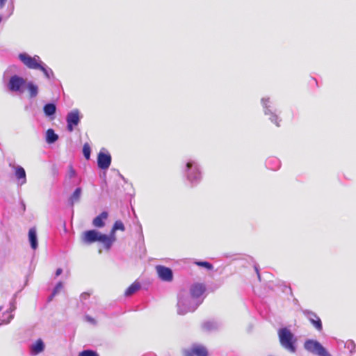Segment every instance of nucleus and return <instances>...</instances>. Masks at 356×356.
I'll list each match as a JSON object with an SVG mask.
<instances>
[{
  "instance_id": "6",
  "label": "nucleus",
  "mask_w": 356,
  "mask_h": 356,
  "mask_svg": "<svg viewBox=\"0 0 356 356\" xmlns=\"http://www.w3.org/2000/svg\"><path fill=\"white\" fill-rule=\"evenodd\" d=\"M19 60L25 65L27 68L31 70H38L40 65L42 63L40 57L38 55L33 56H30L27 53H20L18 55Z\"/></svg>"
},
{
  "instance_id": "15",
  "label": "nucleus",
  "mask_w": 356,
  "mask_h": 356,
  "mask_svg": "<svg viewBox=\"0 0 356 356\" xmlns=\"http://www.w3.org/2000/svg\"><path fill=\"white\" fill-rule=\"evenodd\" d=\"M28 236L31 248L34 250H36L38 247V243L37 232L35 227H32L29 229Z\"/></svg>"
},
{
  "instance_id": "4",
  "label": "nucleus",
  "mask_w": 356,
  "mask_h": 356,
  "mask_svg": "<svg viewBox=\"0 0 356 356\" xmlns=\"http://www.w3.org/2000/svg\"><path fill=\"white\" fill-rule=\"evenodd\" d=\"M278 337L280 345L289 353L296 352V338L287 327H282L278 330Z\"/></svg>"
},
{
  "instance_id": "34",
  "label": "nucleus",
  "mask_w": 356,
  "mask_h": 356,
  "mask_svg": "<svg viewBox=\"0 0 356 356\" xmlns=\"http://www.w3.org/2000/svg\"><path fill=\"white\" fill-rule=\"evenodd\" d=\"M184 356H195L194 353H193L192 350L190 348L184 350Z\"/></svg>"
},
{
  "instance_id": "31",
  "label": "nucleus",
  "mask_w": 356,
  "mask_h": 356,
  "mask_svg": "<svg viewBox=\"0 0 356 356\" xmlns=\"http://www.w3.org/2000/svg\"><path fill=\"white\" fill-rule=\"evenodd\" d=\"M195 264L197 266L205 268H207L209 270H212L213 268V265L211 263L208 262V261H195Z\"/></svg>"
},
{
  "instance_id": "26",
  "label": "nucleus",
  "mask_w": 356,
  "mask_h": 356,
  "mask_svg": "<svg viewBox=\"0 0 356 356\" xmlns=\"http://www.w3.org/2000/svg\"><path fill=\"white\" fill-rule=\"evenodd\" d=\"M140 289V284L139 282H135L131 285H130L127 290L125 291V296H130L135 293Z\"/></svg>"
},
{
  "instance_id": "29",
  "label": "nucleus",
  "mask_w": 356,
  "mask_h": 356,
  "mask_svg": "<svg viewBox=\"0 0 356 356\" xmlns=\"http://www.w3.org/2000/svg\"><path fill=\"white\" fill-rule=\"evenodd\" d=\"M91 149L88 143H85L83 147V154L86 159L89 160L90 158Z\"/></svg>"
},
{
  "instance_id": "23",
  "label": "nucleus",
  "mask_w": 356,
  "mask_h": 356,
  "mask_svg": "<svg viewBox=\"0 0 356 356\" xmlns=\"http://www.w3.org/2000/svg\"><path fill=\"white\" fill-rule=\"evenodd\" d=\"M45 138H46V142L48 144H53L58 140V136L55 133L54 129H49L46 131Z\"/></svg>"
},
{
  "instance_id": "10",
  "label": "nucleus",
  "mask_w": 356,
  "mask_h": 356,
  "mask_svg": "<svg viewBox=\"0 0 356 356\" xmlns=\"http://www.w3.org/2000/svg\"><path fill=\"white\" fill-rule=\"evenodd\" d=\"M104 148L97 155V165L102 170L108 169L111 163V156L108 152H105Z\"/></svg>"
},
{
  "instance_id": "40",
  "label": "nucleus",
  "mask_w": 356,
  "mask_h": 356,
  "mask_svg": "<svg viewBox=\"0 0 356 356\" xmlns=\"http://www.w3.org/2000/svg\"><path fill=\"white\" fill-rule=\"evenodd\" d=\"M15 308H16V307H15V306L13 305V306L10 308V309H9V310H8V311L6 312V313L12 312L13 311H14V310L15 309Z\"/></svg>"
},
{
  "instance_id": "32",
  "label": "nucleus",
  "mask_w": 356,
  "mask_h": 356,
  "mask_svg": "<svg viewBox=\"0 0 356 356\" xmlns=\"http://www.w3.org/2000/svg\"><path fill=\"white\" fill-rule=\"evenodd\" d=\"M67 175L70 179L76 176V171L72 165L69 167Z\"/></svg>"
},
{
  "instance_id": "37",
  "label": "nucleus",
  "mask_w": 356,
  "mask_h": 356,
  "mask_svg": "<svg viewBox=\"0 0 356 356\" xmlns=\"http://www.w3.org/2000/svg\"><path fill=\"white\" fill-rule=\"evenodd\" d=\"M20 204H21V209H22V212H24L26 210L25 203L22 200L20 202Z\"/></svg>"
},
{
  "instance_id": "36",
  "label": "nucleus",
  "mask_w": 356,
  "mask_h": 356,
  "mask_svg": "<svg viewBox=\"0 0 356 356\" xmlns=\"http://www.w3.org/2000/svg\"><path fill=\"white\" fill-rule=\"evenodd\" d=\"M63 273V270L62 268H57L56 270V273H55V275L56 277L59 276L60 275H61V273Z\"/></svg>"
},
{
  "instance_id": "28",
  "label": "nucleus",
  "mask_w": 356,
  "mask_h": 356,
  "mask_svg": "<svg viewBox=\"0 0 356 356\" xmlns=\"http://www.w3.org/2000/svg\"><path fill=\"white\" fill-rule=\"evenodd\" d=\"M63 284L61 282H59L58 283H57L53 289L51 295L49 298V301H51L53 298L54 296H56L58 293H59L60 291L63 289Z\"/></svg>"
},
{
  "instance_id": "35",
  "label": "nucleus",
  "mask_w": 356,
  "mask_h": 356,
  "mask_svg": "<svg viewBox=\"0 0 356 356\" xmlns=\"http://www.w3.org/2000/svg\"><path fill=\"white\" fill-rule=\"evenodd\" d=\"M85 318H86V320L88 322H89V323H92V324H94V325H95V324H96V321H95L92 317H91V316H88V315H87V316H86Z\"/></svg>"
},
{
  "instance_id": "1",
  "label": "nucleus",
  "mask_w": 356,
  "mask_h": 356,
  "mask_svg": "<svg viewBox=\"0 0 356 356\" xmlns=\"http://www.w3.org/2000/svg\"><path fill=\"white\" fill-rule=\"evenodd\" d=\"M205 286L200 283L191 285L190 294L181 293L178 296L177 313L184 315L188 312H194L202 302L201 296L205 291Z\"/></svg>"
},
{
  "instance_id": "25",
  "label": "nucleus",
  "mask_w": 356,
  "mask_h": 356,
  "mask_svg": "<svg viewBox=\"0 0 356 356\" xmlns=\"http://www.w3.org/2000/svg\"><path fill=\"white\" fill-rule=\"evenodd\" d=\"M81 195V188H76L72 195L69 198V204L72 207L75 203L78 202L80 200Z\"/></svg>"
},
{
  "instance_id": "24",
  "label": "nucleus",
  "mask_w": 356,
  "mask_h": 356,
  "mask_svg": "<svg viewBox=\"0 0 356 356\" xmlns=\"http://www.w3.org/2000/svg\"><path fill=\"white\" fill-rule=\"evenodd\" d=\"M266 165L273 170H276L280 167V161L277 158L270 157L266 161Z\"/></svg>"
},
{
  "instance_id": "39",
  "label": "nucleus",
  "mask_w": 356,
  "mask_h": 356,
  "mask_svg": "<svg viewBox=\"0 0 356 356\" xmlns=\"http://www.w3.org/2000/svg\"><path fill=\"white\" fill-rule=\"evenodd\" d=\"M88 296V293H82V294H81V298L82 299H86Z\"/></svg>"
},
{
  "instance_id": "42",
  "label": "nucleus",
  "mask_w": 356,
  "mask_h": 356,
  "mask_svg": "<svg viewBox=\"0 0 356 356\" xmlns=\"http://www.w3.org/2000/svg\"><path fill=\"white\" fill-rule=\"evenodd\" d=\"M2 17L0 16V22H1Z\"/></svg>"
},
{
  "instance_id": "38",
  "label": "nucleus",
  "mask_w": 356,
  "mask_h": 356,
  "mask_svg": "<svg viewBox=\"0 0 356 356\" xmlns=\"http://www.w3.org/2000/svg\"><path fill=\"white\" fill-rule=\"evenodd\" d=\"M7 0H0V8H3L5 6Z\"/></svg>"
},
{
  "instance_id": "17",
  "label": "nucleus",
  "mask_w": 356,
  "mask_h": 356,
  "mask_svg": "<svg viewBox=\"0 0 356 356\" xmlns=\"http://www.w3.org/2000/svg\"><path fill=\"white\" fill-rule=\"evenodd\" d=\"M44 349V344L42 339H39L36 341L35 343H33L31 346V354L32 355H36L41 352H42Z\"/></svg>"
},
{
  "instance_id": "13",
  "label": "nucleus",
  "mask_w": 356,
  "mask_h": 356,
  "mask_svg": "<svg viewBox=\"0 0 356 356\" xmlns=\"http://www.w3.org/2000/svg\"><path fill=\"white\" fill-rule=\"evenodd\" d=\"M15 171V176L17 179V184L19 186H22L26 182V175L25 170L21 165H13Z\"/></svg>"
},
{
  "instance_id": "2",
  "label": "nucleus",
  "mask_w": 356,
  "mask_h": 356,
  "mask_svg": "<svg viewBox=\"0 0 356 356\" xmlns=\"http://www.w3.org/2000/svg\"><path fill=\"white\" fill-rule=\"evenodd\" d=\"M183 172L192 187L198 185L202 179L201 166L195 159H188L186 161Z\"/></svg>"
},
{
  "instance_id": "12",
  "label": "nucleus",
  "mask_w": 356,
  "mask_h": 356,
  "mask_svg": "<svg viewBox=\"0 0 356 356\" xmlns=\"http://www.w3.org/2000/svg\"><path fill=\"white\" fill-rule=\"evenodd\" d=\"M155 268L159 279L162 281L171 282L173 280V273L171 268L162 265H157Z\"/></svg>"
},
{
  "instance_id": "27",
  "label": "nucleus",
  "mask_w": 356,
  "mask_h": 356,
  "mask_svg": "<svg viewBox=\"0 0 356 356\" xmlns=\"http://www.w3.org/2000/svg\"><path fill=\"white\" fill-rule=\"evenodd\" d=\"M341 343L344 345V348H346L350 354L355 352L356 345L353 340H348L346 342L341 341Z\"/></svg>"
},
{
  "instance_id": "22",
  "label": "nucleus",
  "mask_w": 356,
  "mask_h": 356,
  "mask_svg": "<svg viewBox=\"0 0 356 356\" xmlns=\"http://www.w3.org/2000/svg\"><path fill=\"white\" fill-rule=\"evenodd\" d=\"M26 87L29 91L30 98H35L38 94V87L32 81L26 83Z\"/></svg>"
},
{
  "instance_id": "18",
  "label": "nucleus",
  "mask_w": 356,
  "mask_h": 356,
  "mask_svg": "<svg viewBox=\"0 0 356 356\" xmlns=\"http://www.w3.org/2000/svg\"><path fill=\"white\" fill-rule=\"evenodd\" d=\"M106 211L102 212L99 216L95 217L92 220V225L96 227H103L105 225L104 220L108 218Z\"/></svg>"
},
{
  "instance_id": "33",
  "label": "nucleus",
  "mask_w": 356,
  "mask_h": 356,
  "mask_svg": "<svg viewBox=\"0 0 356 356\" xmlns=\"http://www.w3.org/2000/svg\"><path fill=\"white\" fill-rule=\"evenodd\" d=\"M13 318H14L13 314H9L7 320H5V319L0 320L1 321L0 325L9 323Z\"/></svg>"
},
{
  "instance_id": "20",
  "label": "nucleus",
  "mask_w": 356,
  "mask_h": 356,
  "mask_svg": "<svg viewBox=\"0 0 356 356\" xmlns=\"http://www.w3.org/2000/svg\"><path fill=\"white\" fill-rule=\"evenodd\" d=\"M220 324L215 321H204L202 324V328L204 331L211 332L218 329Z\"/></svg>"
},
{
  "instance_id": "14",
  "label": "nucleus",
  "mask_w": 356,
  "mask_h": 356,
  "mask_svg": "<svg viewBox=\"0 0 356 356\" xmlns=\"http://www.w3.org/2000/svg\"><path fill=\"white\" fill-rule=\"evenodd\" d=\"M118 230H120L122 232L125 230L124 225L121 220H116L115 222L113 228L110 232V234L108 235V236H109L110 239L111 240V245H113V242L115 241L116 240L115 232Z\"/></svg>"
},
{
  "instance_id": "30",
  "label": "nucleus",
  "mask_w": 356,
  "mask_h": 356,
  "mask_svg": "<svg viewBox=\"0 0 356 356\" xmlns=\"http://www.w3.org/2000/svg\"><path fill=\"white\" fill-rule=\"evenodd\" d=\"M79 356H99L98 353L92 350H84L79 353Z\"/></svg>"
},
{
  "instance_id": "7",
  "label": "nucleus",
  "mask_w": 356,
  "mask_h": 356,
  "mask_svg": "<svg viewBox=\"0 0 356 356\" xmlns=\"http://www.w3.org/2000/svg\"><path fill=\"white\" fill-rule=\"evenodd\" d=\"M263 106L264 112L266 115H269V120L271 122L274 123L277 127H280V120L276 111L273 109L271 102L268 97H263L261 100Z\"/></svg>"
},
{
  "instance_id": "3",
  "label": "nucleus",
  "mask_w": 356,
  "mask_h": 356,
  "mask_svg": "<svg viewBox=\"0 0 356 356\" xmlns=\"http://www.w3.org/2000/svg\"><path fill=\"white\" fill-rule=\"evenodd\" d=\"M82 241L86 244H91L99 241L104 244L106 250H109L111 248V240L110 237L95 229L84 232L82 236Z\"/></svg>"
},
{
  "instance_id": "21",
  "label": "nucleus",
  "mask_w": 356,
  "mask_h": 356,
  "mask_svg": "<svg viewBox=\"0 0 356 356\" xmlns=\"http://www.w3.org/2000/svg\"><path fill=\"white\" fill-rule=\"evenodd\" d=\"M37 70H40L44 74V76L47 79H51L54 78V73L53 70L49 67L44 62L40 65V67Z\"/></svg>"
},
{
  "instance_id": "16",
  "label": "nucleus",
  "mask_w": 356,
  "mask_h": 356,
  "mask_svg": "<svg viewBox=\"0 0 356 356\" xmlns=\"http://www.w3.org/2000/svg\"><path fill=\"white\" fill-rule=\"evenodd\" d=\"M195 356H207L208 351L205 346L199 343H193L190 347Z\"/></svg>"
},
{
  "instance_id": "8",
  "label": "nucleus",
  "mask_w": 356,
  "mask_h": 356,
  "mask_svg": "<svg viewBox=\"0 0 356 356\" xmlns=\"http://www.w3.org/2000/svg\"><path fill=\"white\" fill-rule=\"evenodd\" d=\"M26 83V79L18 75L11 76L7 83L8 90L11 92L22 93Z\"/></svg>"
},
{
  "instance_id": "41",
  "label": "nucleus",
  "mask_w": 356,
  "mask_h": 356,
  "mask_svg": "<svg viewBox=\"0 0 356 356\" xmlns=\"http://www.w3.org/2000/svg\"><path fill=\"white\" fill-rule=\"evenodd\" d=\"M189 305H190V301H186V305H185V306H186V307H188V306H189Z\"/></svg>"
},
{
  "instance_id": "19",
  "label": "nucleus",
  "mask_w": 356,
  "mask_h": 356,
  "mask_svg": "<svg viewBox=\"0 0 356 356\" xmlns=\"http://www.w3.org/2000/svg\"><path fill=\"white\" fill-rule=\"evenodd\" d=\"M43 111L45 116L54 119L56 112V106L54 103H47L44 104Z\"/></svg>"
},
{
  "instance_id": "9",
  "label": "nucleus",
  "mask_w": 356,
  "mask_h": 356,
  "mask_svg": "<svg viewBox=\"0 0 356 356\" xmlns=\"http://www.w3.org/2000/svg\"><path fill=\"white\" fill-rule=\"evenodd\" d=\"M81 120L80 112L78 109H74L69 112L66 116L67 129L72 132L74 127L77 126Z\"/></svg>"
},
{
  "instance_id": "5",
  "label": "nucleus",
  "mask_w": 356,
  "mask_h": 356,
  "mask_svg": "<svg viewBox=\"0 0 356 356\" xmlns=\"http://www.w3.org/2000/svg\"><path fill=\"white\" fill-rule=\"evenodd\" d=\"M304 348L309 353L318 356H330L320 342L314 339H307L304 343Z\"/></svg>"
},
{
  "instance_id": "11",
  "label": "nucleus",
  "mask_w": 356,
  "mask_h": 356,
  "mask_svg": "<svg viewBox=\"0 0 356 356\" xmlns=\"http://www.w3.org/2000/svg\"><path fill=\"white\" fill-rule=\"evenodd\" d=\"M302 314L309 321L311 324L318 330L321 331L323 330V325L321 318L318 315L309 309H302Z\"/></svg>"
}]
</instances>
